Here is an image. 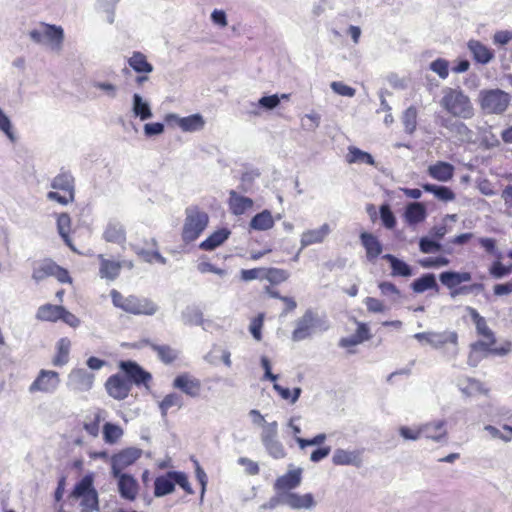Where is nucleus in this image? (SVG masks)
<instances>
[{
    "mask_svg": "<svg viewBox=\"0 0 512 512\" xmlns=\"http://www.w3.org/2000/svg\"><path fill=\"white\" fill-rule=\"evenodd\" d=\"M280 104V97L277 94L269 95V96H263L261 97L257 103L251 102V110L249 111L250 114L254 116L260 115V109H263L265 111H270L275 109Z\"/></svg>",
    "mask_w": 512,
    "mask_h": 512,
    "instance_id": "nucleus-38",
    "label": "nucleus"
},
{
    "mask_svg": "<svg viewBox=\"0 0 512 512\" xmlns=\"http://www.w3.org/2000/svg\"><path fill=\"white\" fill-rule=\"evenodd\" d=\"M104 411L103 410H97V412L94 414V418L91 422H85L84 423V430L92 437H97L100 431V422L104 419Z\"/></svg>",
    "mask_w": 512,
    "mask_h": 512,
    "instance_id": "nucleus-58",
    "label": "nucleus"
},
{
    "mask_svg": "<svg viewBox=\"0 0 512 512\" xmlns=\"http://www.w3.org/2000/svg\"><path fill=\"white\" fill-rule=\"evenodd\" d=\"M285 505L294 510H311L316 506V501L311 493L298 494L295 492L285 493Z\"/></svg>",
    "mask_w": 512,
    "mask_h": 512,
    "instance_id": "nucleus-20",
    "label": "nucleus"
},
{
    "mask_svg": "<svg viewBox=\"0 0 512 512\" xmlns=\"http://www.w3.org/2000/svg\"><path fill=\"white\" fill-rule=\"evenodd\" d=\"M117 479V487L119 495L127 501H134L139 491V483L131 474H111Z\"/></svg>",
    "mask_w": 512,
    "mask_h": 512,
    "instance_id": "nucleus-14",
    "label": "nucleus"
},
{
    "mask_svg": "<svg viewBox=\"0 0 512 512\" xmlns=\"http://www.w3.org/2000/svg\"><path fill=\"white\" fill-rule=\"evenodd\" d=\"M273 389L283 400L289 401L291 404L296 403L302 393V389L300 387H295L291 391L290 389L281 386L277 382H273Z\"/></svg>",
    "mask_w": 512,
    "mask_h": 512,
    "instance_id": "nucleus-53",
    "label": "nucleus"
},
{
    "mask_svg": "<svg viewBox=\"0 0 512 512\" xmlns=\"http://www.w3.org/2000/svg\"><path fill=\"white\" fill-rule=\"evenodd\" d=\"M467 47L473 59L479 64H488L494 58V51L479 40H469Z\"/></svg>",
    "mask_w": 512,
    "mask_h": 512,
    "instance_id": "nucleus-22",
    "label": "nucleus"
},
{
    "mask_svg": "<svg viewBox=\"0 0 512 512\" xmlns=\"http://www.w3.org/2000/svg\"><path fill=\"white\" fill-rule=\"evenodd\" d=\"M346 160L348 163H365L371 166L375 165L374 157L355 146H350L348 148V154L346 156Z\"/></svg>",
    "mask_w": 512,
    "mask_h": 512,
    "instance_id": "nucleus-45",
    "label": "nucleus"
},
{
    "mask_svg": "<svg viewBox=\"0 0 512 512\" xmlns=\"http://www.w3.org/2000/svg\"><path fill=\"white\" fill-rule=\"evenodd\" d=\"M422 188L425 192L432 193L437 199L441 201L448 202L455 199V193L451 188L447 186L425 183L422 185Z\"/></svg>",
    "mask_w": 512,
    "mask_h": 512,
    "instance_id": "nucleus-42",
    "label": "nucleus"
},
{
    "mask_svg": "<svg viewBox=\"0 0 512 512\" xmlns=\"http://www.w3.org/2000/svg\"><path fill=\"white\" fill-rule=\"evenodd\" d=\"M129 67L137 74H150L153 72V65L148 62L147 57L140 51H134L127 59Z\"/></svg>",
    "mask_w": 512,
    "mask_h": 512,
    "instance_id": "nucleus-31",
    "label": "nucleus"
},
{
    "mask_svg": "<svg viewBox=\"0 0 512 512\" xmlns=\"http://www.w3.org/2000/svg\"><path fill=\"white\" fill-rule=\"evenodd\" d=\"M417 118L418 110L416 106L411 105L403 111L401 121L404 126V131L406 134H414V132L417 129Z\"/></svg>",
    "mask_w": 512,
    "mask_h": 512,
    "instance_id": "nucleus-41",
    "label": "nucleus"
},
{
    "mask_svg": "<svg viewBox=\"0 0 512 512\" xmlns=\"http://www.w3.org/2000/svg\"><path fill=\"white\" fill-rule=\"evenodd\" d=\"M110 296L116 308L129 314L153 316L159 310V306L147 297L136 295L124 296L115 289L111 290Z\"/></svg>",
    "mask_w": 512,
    "mask_h": 512,
    "instance_id": "nucleus-2",
    "label": "nucleus"
},
{
    "mask_svg": "<svg viewBox=\"0 0 512 512\" xmlns=\"http://www.w3.org/2000/svg\"><path fill=\"white\" fill-rule=\"evenodd\" d=\"M120 369L126 376V379L136 385H147L151 380V374L145 371L139 364L134 361H121L119 364Z\"/></svg>",
    "mask_w": 512,
    "mask_h": 512,
    "instance_id": "nucleus-12",
    "label": "nucleus"
},
{
    "mask_svg": "<svg viewBox=\"0 0 512 512\" xmlns=\"http://www.w3.org/2000/svg\"><path fill=\"white\" fill-rule=\"evenodd\" d=\"M120 0H96V9L106 14L108 23L113 24L115 21V10Z\"/></svg>",
    "mask_w": 512,
    "mask_h": 512,
    "instance_id": "nucleus-52",
    "label": "nucleus"
},
{
    "mask_svg": "<svg viewBox=\"0 0 512 512\" xmlns=\"http://www.w3.org/2000/svg\"><path fill=\"white\" fill-rule=\"evenodd\" d=\"M301 480V468L289 470L287 473L276 479L274 483V490L280 493H291V490L297 488L300 485Z\"/></svg>",
    "mask_w": 512,
    "mask_h": 512,
    "instance_id": "nucleus-16",
    "label": "nucleus"
},
{
    "mask_svg": "<svg viewBox=\"0 0 512 512\" xmlns=\"http://www.w3.org/2000/svg\"><path fill=\"white\" fill-rule=\"evenodd\" d=\"M440 104L448 113L458 118L470 119L474 115L469 97L460 89L444 88Z\"/></svg>",
    "mask_w": 512,
    "mask_h": 512,
    "instance_id": "nucleus-3",
    "label": "nucleus"
},
{
    "mask_svg": "<svg viewBox=\"0 0 512 512\" xmlns=\"http://www.w3.org/2000/svg\"><path fill=\"white\" fill-rule=\"evenodd\" d=\"M100 259V269L99 273L101 278H105L108 280L116 279L121 271L122 262L108 260L103 257V255H99Z\"/></svg>",
    "mask_w": 512,
    "mask_h": 512,
    "instance_id": "nucleus-36",
    "label": "nucleus"
},
{
    "mask_svg": "<svg viewBox=\"0 0 512 512\" xmlns=\"http://www.w3.org/2000/svg\"><path fill=\"white\" fill-rule=\"evenodd\" d=\"M458 387L465 396H473L483 391L482 383L474 378H466L464 382H459Z\"/></svg>",
    "mask_w": 512,
    "mask_h": 512,
    "instance_id": "nucleus-54",
    "label": "nucleus"
},
{
    "mask_svg": "<svg viewBox=\"0 0 512 512\" xmlns=\"http://www.w3.org/2000/svg\"><path fill=\"white\" fill-rule=\"evenodd\" d=\"M454 171V166L445 161H438L428 167L429 176L440 182L450 181L454 176Z\"/></svg>",
    "mask_w": 512,
    "mask_h": 512,
    "instance_id": "nucleus-27",
    "label": "nucleus"
},
{
    "mask_svg": "<svg viewBox=\"0 0 512 512\" xmlns=\"http://www.w3.org/2000/svg\"><path fill=\"white\" fill-rule=\"evenodd\" d=\"M71 496L80 499L82 512H92L98 510V493L93 486L91 475L84 476L74 487Z\"/></svg>",
    "mask_w": 512,
    "mask_h": 512,
    "instance_id": "nucleus-5",
    "label": "nucleus"
},
{
    "mask_svg": "<svg viewBox=\"0 0 512 512\" xmlns=\"http://www.w3.org/2000/svg\"><path fill=\"white\" fill-rule=\"evenodd\" d=\"M62 307L60 305L44 304L38 308L36 318L40 321L56 322L60 320Z\"/></svg>",
    "mask_w": 512,
    "mask_h": 512,
    "instance_id": "nucleus-40",
    "label": "nucleus"
},
{
    "mask_svg": "<svg viewBox=\"0 0 512 512\" xmlns=\"http://www.w3.org/2000/svg\"><path fill=\"white\" fill-rule=\"evenodd\" d=\"M91 84L94 88L101 90L104 95L110 99H115L118 96L119 88L114 83L94 80Z\"/></svg>",
    "mask_w": 512,
    "mask_h": 512,
    "instance_id": "nucleus-55",
    "label": "nucleus"
},
{
    "mask_svg": "<svg viewBox=\"0 0 512 512\" xmlns=\"http://www.w3.org/2000/svg\"><path fill=\"white\" fill-rule=\"evenodd\" d=\"M173 387L191 398L199 397L202 389L201 381L188 373L176 376Z\"/></svg>",
    "mask_w": 512,
    "mask_h": 512,
    "instance_id": "nucleus-15",
    "label": "nucleus"
},
{
    "mask_svg": "<svg viewBox=\"0 0 512 512\" xmlns=\"http://www.w3.org/2000/svg\"><path fill=\"white\" fill-rule=\"evenodd\" d=\"M253 200L249 197L242 196L236 191L231 190L229 192L228 205L232 214L242 215L253 207Z\"/></svg>",
    "mask_w": 512,
    "mask_h": 512,
    "instance_id": "nucleus-26",
    "label": "nucleus"
},
{
    "mask_svg": "<svg viewBox=\"0 0 512 512\" xmlns=\"http://www.w3.org/2000/svg\"><path fill=\"white\" fill-rule=\"evenodd\" d=\"M60 385V375L53 370L41 369L35 380L31 383L28 390L30 393L41 392L44 394H54Z\"/></svg>",
    "mask_w": 512,
    "mask_h": 512,
    "instance_id": "nucleus-9",
    "label": "nucleus"
},
{
    "mask_svg": "<svg viewBox=\"0 0 512 512\" xmlns=\"http://www.w3.org/2000/svg\"><path fill=\"white\" fill-rule=\"evenodd\" d=\"M0 131L3 132L6 137L12 142L17 141V135L13 130V126L10 118L0 108Z\"/></svg>",
    "mask_w": 512,
    "mask_h": 512,
    "instance_id": "nucleus-57",
    "label": "nucleus"
},
{
    "mask_svg": "<svg viewBox=\"0 0 512 512\" xmlns=\"http://www.w3.org/2000/svg\"><path fill=\"white\" fill-rule=\"evenodd\" d=\"M485 286L483 283H473L470 285H463L454 289L450 292V296L455 298L459 295H468V294H479L484 290Z\"/></svg>",
    "mask_w": 512,
    "mask_h": 512,
    "instance_id": "nucleus-59",
    "label": "nucleus"
},
{
    "mask_svg": "<svg viewBox=\"0 0 512 512\" xmlns=\"http://www.w3.org/2000/svg\"><path fill=\"white\" fill-rule=\"evenodd\" d=\"M332 462L337 466L354 465L358 467L361 464L360 452L338 448L333 453Z\"/></svg>",
    "mask_w": 512,
    "mask_h": 512,
    "instance_id": "nucleus-28",
    "label": "nucleus"
},
{
    "mask_svg": "<svg viewBox=\"0 0 512 512\" xmlns=\"http://www.w3.org/2000/svg\"><path fill=\"white\" fill-rule=\"evenodd\" d=\"M71 341L67 337L60 338L56 344V355L52 363L54 366L62 367L69 362Z\"/></svg>",
    "mask_w": 512,
    "mask_h": 512,
    "instance_id": "nucleus-37",
    "label": "nucleus"
},
{
    "mask_svg": "<svg viewBox=\"0 0 512 512\" xmlns=\"http://www.w3.org/2000/svg\"><path fill=\"white\" fill-rule=\"evenodd\" d=\"M142 455V450L128 447L111 457V474H125L123 470L134 464Z\"/></svg>",
    "mask_w": 512,
    "mask_h": 512,
    "instance_id": "nucleus-11",
    "label": "nucleus"
},
{
    "mask_svg": "<svg viewBox=\"0 0 512 512\" xmlns=\"http://www.w3.org/2000/svg\"><path fill=\"white\" fill-rule=\"evenodd\" d=\"M51 188L75 195V178L68 170H61L52 180Z\"/></svg>",
    "mask_w": 512,
    "mask_h": 512,
    "instance_id": "nucleus-25",
    "label": "nucleus"
},
{
    "mask_svg": "<svg viewBox=\"0 0 512 512\" xmlns=\"http://www.w3.org/2000/svg\"><path fill=\"white\" fill-rule=\"evenodd\" d=\"M422 437L439 442L447 435L446 421L435 420L421 425Z\"/></svg>",
    "mask_w": 512,
    "mask_h": 512,
    "instance_id": "nucleus-24",
    "label": "nucleus"
},
{
    "mask_svg": "<svg viewBox=\"0 0 512 512\" xmlns=\"http://www.w3.org/2000/svg\"><path fill=\"white\" fill-rule=\"evenodd\" d=\"M182 321L189 326H203L204 319L202 311L196 306H187L181 314Z\"/></svg>",
    "mask_w": 512,
    "mask_h": 512,
    "instance_id": "nucleus-44",
    "label": "nucleus"
},
{
    "mask_svg": "<svg viewBox=\"0 0 512 512\" xmlns=\"http://www.w3.org/2000/svg\"><path fill=\"white\" fill-rule=\"evenodd\" d=\"M264 323V314L260 313L254 317L249 325V331L253 338L257 341L262 339V328Z\"/></svg>",
    "mask_w": 512,
    "mask_h": 512,
    "instance_id": "nucleus-63",
    "label": "nucleus"
},
{
    "mask_svg": "<svg viewBox=\"0 0 512 512\" xmlns=\"http://www.w3.org/2000/svg\"><path fill=\"white\" fill-rule=\"evenodd\" d=\"M429 69L441 79H446L449 75V61L444 58H437L430 63Z\"/></svg>",
    "mask_w": 512,
    "mask_h": 512,
    "instance_id": "nucleus-61",
    "label": "nucleus"
},
{
    "mask_svg": "<svg viewBox=\"0 0 512 512\" xmlns=\"http://www.w3.org/2000/svg\"><path fill=\"white\" fill-rule=\"evenodd\" d=\"M230 233L227 228L218 229L202 241L199 248L204 251H212L222 245L228 239Z\"/></svg>",
    "mask_w": 512,
    "mask_h": 512,
    "instance_id": "nucleus-34",
    "label": "nucleus"
},
{
    "mask_svg": "<svg viewBox=\"0 0 512 512\" xmlns=\"http://www.w3.org/2000/svg\"><path fill=\"white\" fill-rule=\"evenodd\" d=\"M380 218L383 225L387 229H393L396 226V218L388 204H383L380 206Z\"/></svg>",
    "mask_w": 512,
    "mask_h": 512,
    "instance_id": "nucleus-62",
    "label": "nucleus"
},
{
    "mask_svg": "<svg viewBox=\"0 0 512 512\" xmlns=\"http://www.w3.org/2000/svg\"><path fill=\"white\" fill-rule=\"evenodd\" d=\"M472 279V274L467 271H444L440 273V282L451 291L460 287L459 285L469 282Z\"/></svg>",
    "mask_w": 512,
    "mask_h": 512,
    "instance_id": "nucleus-23",
    "label": "nucleus"
},
{
    "mask_svg": "<svg viewBox=\"0 0 512 512\" xmlns=\"http://www.w3.org/2000/svg\"><path fill=\"white\" fill-rule=\"evenodd\" d=\"M123 433V429L117 424L107 422L103 426V439L107 444L117 443Z\"/></svg>",
    "mask_w": 512,
    "mask_h": 512,
    "instance_id": "nucleus-51",
    "label": "nucleus"
},
{
    "mask_svg": "<svg viewBox=\"0 0 512 512\" xmlns=\"http://www.w3.org/2000/svg\"><path fill=\"white\" fill-rule=\"evenodd\" d=\"M132 114L135 118L140 119L141 121H146L153 117L152 109L150 103L144 99L139 93H134L132 95Z\"/></svg>",
    "mask_w": 512,
    "mask_h": 512,
    "instance_id": "nucleus-29",
    "label": "nucleus"
},
{
    "mask_svg": "<svg viewBox=\"0 0 512 512\" xmlns=\"http://www.w3.org/2000/svg\"><path fill=\"white\" fill-rule=\"evenodd\" d=\"M159 410L161 413L162 418H165L168 414V411L176 407L178 409L182 408L183 406V398L181 395L173 392L167 394L161 402H159Z\"/></svg>",
    "mask_w": 512,
    "mask_h": 512,
    "instance_id": "nucleus-46",
    "label": "nucleus"
},
{
    "mask_svg": "<svg viewBox=\"0 0 512 512\" xmlns=\"http://www.w3.org/2000/svg\"><path fill=\"white\" fill-rule=\"evenodd\" d=\"M510 103V95L500 89L480 92V105L486 114H502Z\"/></svg>",
    "mask_w": 512,
    "mask_h": 512,
    "instance_id": "nucleus-6",
    "label": "nucleus"
},
{
    "mask_svg": "<svg viewBox=\"0 0 512 512\" xmlns=\"http://www.w3.org/2000/svg\"><path fill=\"white\" fill-rule=\"evenodd\" d=\"M427 211L420 202H411L406 206L404 217L409 225H416L425 220Z\"/></svg>",
    "mask_w": 512,
    "mask_h": 512,
    "instance_id": "nucleus-33",
    "label": "nucleus"
},
{
    "mask_svg": "<svg viewBox=\"0 0 512 512\" xmlns=\"http://www.w3.org/2000/svg\"><path fill=\"white\" fill-rule=\"evenodd\" d=\"M261 442L272 458L283 459L286 456L284 445L278 439V423L276 421L265 424L261 432Z\"/></svg>",
    "mask_w": 512,
    "mask_h": 512,
    "instance_id": "nucleus-8",
    "label": "nucleus"
},
{
    "mask_svg": "<svg viewBox=\"0 0 512 512\" xmlns=\"http://www.w3.org/2000/svg\"><path fill=\"white\" fill-rule=\"evenodd\" d=\"M419 249L422 253L431 254L439 252L442 249V245L439 241L425 236L419 240Z\"/></svg>",
    "mask_w": 512,
    "mask_h": 512,
    "instance_id": "nucleus-60",
    "label": "nucleus"
},
{
    "mask_svg": "<svg viewBox=\"0 0 512 512\" xmlns=\"http://www.w3.org/2000/svg\"><path fill=\"white\" fill-rule=\"evenodd\" d=\"M411 288L415 293H423L426 290L434 289L439 291V285L437 284L436 277L433 273H425L421 277L415 279L411 283Z\"/></svg>",
    "mask_w": 512,
    "mask_h": 512,
    "instance_id": "nucleus-39",
    "label": "nucleus"
},
{
    "mask_svg": "<svg viewBox=\"0 0 512 512\" xmlns=\"http://www.w3.org/2000/svg\"><path fill=\"white\" fill-rule=\"evenodd\" d=\"M330 323L326 315H319L314 309L308 308L303 315L295 322L291 339L300 342L311 338L316 333H323L329 330Z\"/></svg>",
    "mask_w": 512,
    "mask_h": 512,
    "instance_id": "nucleus-1",
    "label": "nucleus"
},
{
    "mask_svg": "<svg viewBox=\"0 0 512 512\" xmlns=\"http://www.w3.org/2000/svg\"><path fill=\"white\" fill-rule=\"evenodd\" d=\"M209 223L208 214L196 205L188 206L185 209V219L182 227L181 237L183 242L191 243L197 240Z\"/></svg>",
    "mask_w": 512,
    "mask_h": 512,
    "instance_id": "nucleus-4",
    "label": "nucleus"
},
{
    "mask_svg": "<svg viewBox=\"0 0 512 512\" xmlns=\"http://www.w3.org/2000/svg\"><path fill=\"white\" fill-rule=\"evenodd\" d=\"M29 37L34 43H51L53 48L59 49L64 39V31L60 26L41 23L29 32Z\"/></svg>",
    "mask_w": 512,
    "mask_h": 512,
    "instance_id": "nucleus-7",
    "label": "nucleus"
},
{
    "mask_svg": "<svg viewBox=\"0 0 512 512\" xmlns=\"http://www.w3.org/2000/svg\"><path fill=\"white\" fill-rule=\"evenodd\" d=\"M172 471H168L164 475H160L154 480V495L155 497H163L171 494L175 490L174 478L171 475Z\"/></svg>",
    "mask_w": 512,
    "mask_h": 512,
    "instance_id": "nucleus-32",
    "label": "nucleus"
},
{
    "mask_svg": "<svg viewBox=\"0 0 512 512\" xmlns=\"http://www.w3.org/2000/svg\"><path fill=\"white\" fill-rule=\"evenodd\" d=\"M360 241L366 251L368 261H375L382 253L383 246L380 240L369 232H362L360 234Z\"/></svg>",
    "mask_w": 512,
    "mask_h": 512,
    "instance_id": "nucleus-21",
    "label": "nucleus"
},
{
    "mask_svg": "<svg viewBox=\"0 0 512 512\" xmlns=\"http://www.w3.org/2000/svg\"><path fill=\"white\" fill-rule=\"evenodd\" d=\"M330 233L331 227L328 223H324L318 228L304 231L300 238V250L314 244L323 243Z\"/></svg>",
    "mask_w": 512,
    "mask_h": 512,
    "instance_id": "nucleus-18",
    "label": "nucleus"
},
{
    "mask_svg": "<svg viewBox=\"0 0 512 512\" xmlns=\"http://www.w3.org/2000/svg\"><path fill=\"white\" fill-rule=\"evenodd\" d=\"M205 126V120L201 114H192L187 117H182L180 120V129L183 132H196L200 131Z\"/></svg>",
    "mask_w": 512,
    "mask_h": 512,
    "instance_id": "nucleus-43",
    "label": "nucleus"
},
{
    "mask_svg": "<svg viewBox=\"0 0 512 512\" xmlns=\"http://www.w3.org/2000/svg\"><path fill=\"white\" fill-rule=\"evenodd\" d=\"M95 375L84 368H73L67 377V387L75 392H87L92 389Z\"/></svg>",
    "mask_w": 512,
    "mask_h": 512,
    "instance_id": "nucleus-10",
    "label": "nucleus"
},
{
    "mask_svg": "<svg viewBox=\"0 0 512 512\" xmlns=\"http://www.w3.org/2000/svg\"><path fill=\"white\" fill-rule=\"evenodd\" d=\"M289 278V273L284 269L279 268H265L264 279L272 284H279Z\"/></svg>",
    "mask_w": 512,
    "mask_h": 512,
    "instance_id": "nucleus-56",
    "label": "nucleus"
},
{
    "mask_svg": "<svg viewBox=\"0 0 512 512\" xmlns=\"http://www.w3.org/2000/svg\"><path fill=\"white\" fill-rule=\"evenodd\" d=\"M103 239L106 242L115 243L119 245L125 243L126 230L124 225L116 219H110L104 228Z\"/></svg>",
    "mask_w": 512,
    "mask_h": 512,
    "instance_id": "nucleus-19",
    "label": "nucleus"
},
{
    "mask_svg": "<svg viewBox=\"0 0 512 512\" xmlns=\"http://www.w3.org/2000/svg\"><path fill=\"white\" fill-rule=\"evenodd\" d=\"M150 347L156 352L158 358L165 364H170L178 358V351L169 345L150 343Z\"/></svg>",
    "mask_w": 512,
    "mask_h": 512,
    "instance_id": "nucleus-48",
    "label": "nucleus"
},
{
    "mask_svg": "<svg viewBox=\"0 0 512 512\" xmlns=\"http://www.w3.org/2000/svg\"><path fill=\"white\" fill-rule=\"evenodd\" d=\"M58 270V265L50 260L43 261L38 267H35L32 273V278L36 282H40L49 276H53L54 272Z\"/></svg>",
    "mask_w": 512,
    "mask_h": 512,
    "instance_id": "nucleus-47",
    "label": "nucleus"
},
{
    "mask_svg": "<svg viewBox=\"0 0 512 512\" xmlns=\"http://www.w3.org/2000/svg\"><path fill=\"white\" fill-rule=\"evenodd\" d=\"M105 388L110 397L123 400L129 395L131 384L124 375L114 374L107 379Z\"/></svg>",
    "mask_w": 512,
    "mask_h": 512,
    "instance_id": "nucleus-13",
    "label": "nucleus"
},
{
    "mask_svg": "<svg viewBox=\"0 0 512 512\" xmlns=\"http://www.w3.org/2000/svg\"><path fill=\"white\" fill-rule=\"evenodd\" d=\"M71 228V218L67 213H61L57 217V230L63 241L70 248L74 249L71 243V239L69 237V232Z\"/></svg>",
    "mask_w": 512,
    "mask_h": 512,
    "instance_id": "nucleus-49",
    "label": "nucleus"
},
{
    "mask_svg": "<svg viewBox=\"0 0 512 512\" xmlns=\"http://www.w3.org/2000/svg\"><path fill=\"white\" fill-rule=\"evenodd\" d=\"M274 223L275 221L271 212L265 209L252 217L249 226L255 231H267L273 228Z\"/></svg>",
    "mask_w": 512,
    "mask_h": 512,
    "instance_id": "nucleus-35",
    "label": "nucleus"
},
{
    "mask_svg": "<svg viewBox=\"0 0 512 512\" xmlns=\"http://www.w3.org/2000/svg\"><path fill=\"white\" fill-rule=\"evenodd\" d=\"M320 120V115L315 112L305 114L301 119V126L306 131H314L318 128Z\"/></svg>",
    "mask_w": 512,
    "mask_h": 512,
    "instance_id": "nucleus-64",
    "label": "nucleus"
},
{
    "mask_svg": "<svg viewBox=\"0 0 512 512\" xmlns=\"http://www.w3.org/2000/svg\"><path fill=\"white\" fill-rule=\"evenodd\" d=\"M382 258L389 262L391 267V276L410 277L413 275L412 267L396 256L392 254H385L382 256Z\"/></svg>",
    "mask_w": 512,
    "mask_h": 512,
    "instance_id": "nucleus-30",
    "label": "nucleus"
},
{
    "mask_svg": "<svg viewBox=\"0 0 512 512\" xmlns=\"http://www.w3.org/2000/svg\"><path fill=\"white\" fill-rule=\"evenodd\" d=\"M378 288L383 296H385L390 302L398 303L402 298L401 291L397 286L389 281L380 282Z\"/></svg>",
    "mask_w": 512,
    "mask_h": 512,
    "instance_id": "nucleus-50",
    "label": "nucleus"
},
{
    "mask_svg": "<svg viewBox=\"0 0 512 512\" xmlns=\"http://www.w3.org/2000/svg\"><path fill=\"white\" fill-rule=\"evenodd\" d=\"M446 344H452L451 356L456 357L458 354V335L455 331L431 332L429 345L434 349H441Z\"/></svg>",
    "mask_w": 512,
    "mask_h": 512,
    "instance_id": "nucleus-17",
    "label": "nucleus"
}]
</instances>
